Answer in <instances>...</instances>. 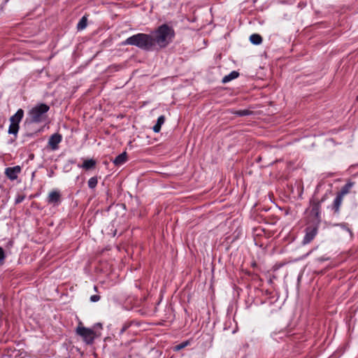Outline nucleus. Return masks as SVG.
<instances>
[{
    "mask_svg": "<svg viewBox=\"0 0 358 358\" xmlns=\"http://www.w3.org/2000/svg\"><path fill=\"white\" fill-rule=\"evenodd\" d=\"M49 108V106L45 103H41L33 107L28 112V117L25 120V124L43 122L46 118V113Z\"/></svg>",
    "mask_w": 358,
    "mask_h": 358,
    "instance_id": "1",
    "label": "nucleus"
},
{
    "mask_svg": "<svg viewBox=\"0 0 358 358\" xmlns=\"http://www.w3.org/2000/svg\"><path fill=\"white\" fill-rule=\"evenodd\" d=\"M158 48H165L172 43L175 37V31L171 26L163 24L158 27L157 31Z\"/></svg>",
    "mask_w": 358,
    "mask_h": 358,
    "instance_id": "2",
    "label": "nucleus"
},
{
    "mask_svg": "<svg viewBox=\"0 0 358 358\" xmlns=\"http://www.w3.org/2000/svg\"><path fill=\"white\" fill-rule=\"evenodd\" d=\"M155 39L147 34H138L128 38L124 42V45H133L144 49H149L155 45Z\"/></svg>",
    "mask_w": 358,
    "mask_h": 358,
    "instance_id": "3",
    "label": "nucleus"
},
{
    "mask_svg": "<svg viewBox=\"0 0 358 358\" xmlns=\"http://www.w3.org/2000/svg\"><path fill=\"white\" fill-rule=\"evenodd\" d=\"M24 115L22 109H19L17 113L10 118V124L8 129V133L17 135L19 130V123L22 120Z\"/></svg>",
    "mask_w": 358,
    "mask_h": 358,
    "instance_id": "4",
    "label": "nucleus"
},
{
    "mask_svg": "<svg viewBox=\"0 0 358 358\" xmlns=\"http://www.w3.org/2000/svg\"><path fill=\"white\" fill-rule=\"evenodd\" d=\"M76 333L80 336L87 344L92 343L95 338L94 331L90 329L84 327L81 322L79 323L76 328Z\"/></svg>",
    "mask_w": 358,
    "mask_h": 358,
    "instance_id": "5",
    "label": "nucleus"
},
{
    "mask_svg": "<svg viewBox=\"0 0 358 358\" xmlns=\"http://www.w3.org/2000/svg\"><path fill=\"white\" fill-rule=\"evenodd\" d=\"M21 168L19 166L14 167L7 168L5 173L6 176L10 180H15L17 178V174L20 172Z\"/></svg>",
    "mask_w": 358,
    "mask_h": 358,
    "instance_id": "6",
    "label": "nucleus"
},
{
    "mask_svg": "<svg viewBox=\"0 0 358 358\" xmlns=\"http://www.w3.org/2000/svg\"><path fill=\"white\" fill-rule=\"evenodd\" d=\"M60 194L58 191H52L50 192L48 196V201L50 203L57 204L59 202Z\"/></svg>",
    "mask_w": 358,
    "mask_h": 358,
    "instance_id": "7",
    "label": "nucleus"
},
{
    "mask_svg": "<svg viewBox=\"0 0 358 358\" xmlns=\"http://www.w3.org/2000/svg\"><path fill=\"white\" fill-rule=\"evenodd\" d=\"M315 235H316L315 229H310V231H307L303 238V244L309 243L314 238Z\"/></svg>",
    "mask_w": 358,
    "mask_h": 358,
    "instance_id": "8",
    "label": "nucleus"
},
{
    "mask_svg": "<svg viewBox=\"0 0 358 358\" xmlns=\"http://www.w3.org/2000/svg\"><path fill=\"white\" fill-rule=\"evenodd\" d=\"M127 159V155L126 152H122V154L119 155L115 159L113 160V163L116 166H120L124 164Z\"/></svg>",
    "mask_w": 358,
    "mask_h": 358,
    "instance_id": "9",
    "label": "nucleus"
},
{
    "mask_svg": "<svg viewBox=\"0 0 358 358\" xmlns=\"http://www.w3.org/2000/svg\"><path fill=\"white\" fill-rule=\"evenodd\" d=\"M61 136L59 134H55L50 137L49 140V144L53 149H55L57 144L61 141Z\"/></svg>",
    "mask_w": 358,
    "mask_h": 358,
    "instance_id": "10",
    "label": "nucleus"
},
{
    "mask_svg": "<svg viewBox=\"0 0 358 358\" xmlns=\"http://www.w3.org/2000/svg\"><path fill=\"white\" fill-rule=\"evenodd\" d=\"M343 196L337 194L336 197L334 201L333 208L336 213H338L340 206L343 201Z\"/></svg>",
    "mask_w": 358,
    "mask_h": 358,
    "instance_id": "11",
    "label": "nucleus"
},
{
    "mask_svg": "<svg viewBox=\"0 0 358 358\" xmlns=\"http://www.w3.org/2000/svg\"><path fill=\"white\" fill-rule=\"evenodd\" d=\"M238 75H239V73L237 71H234L231 72L229 75L225 76L222 78V83H228V82L231 81V80L236 78L238 76Z\"/></svg>",
    "mask_w": 358,
    "mask_h": 358,
    "instance_id": "12",
    "label": "nucleus"
},
{
    "mask_svg": "<svg viewBox=\"0 0 358 358\" xmlns=\"http://www.w3.org/2000/svg\"><path fill=\"white\" fill-rule=\"evenodd\" d=\"M250 41L254 45H259L262 42V38L260 35L254 34L250 36Z\"/></svg>",
    "mask_w": 358,
    "mask_h": 358,
    "instance_id": "13",
    "label": "nucleus"
},
{
    "mask_svg": "<svg viewBox=\"0 0 358 358\" xmlns=\"http://www.w3.org/2000/svg\"><path fill=\"white\" fill-rule=\"evenodd\" d=\"M352 187V184L350 182L345 184L342 187L341 192L338 194L343 197L345 194H347L349 192V191Z\"/></svg>",
    "mask_w": 358,
    "mask_h": 358,
    "instance_id": "14",
    "label": "nucleus"
},
{
    "mask_svg": "<svg viewBox=\"0 0 358 358\" xmlns=\"http://www.w3.org/2000/svg\"><path fill=\"white\" fill-rule=\"evenodd\" d=\"M87 19L85 16H83L77 25V28L79 30L84 29L87 27Z\"/></svg>",
    "mask_w": 358,
    "mask_h": 358,
    "instance_id": "15",
    "label": "nucleus"
},
{
    "mask_svg": "<svg viewBox=\"0 0 358 358\" xmlns=\"http://www.w3.org/2000/svg\"><path fill=\"white\" fill-rule=\"evenodd\" d=\"M94 166L95 161L93 159H87L84 162L83 167L85 169H90L94 168Z\"/></svg>",
    "mask_w": 358,
    "mask_h": 358,
    "instance_id": "16",
    "label": "nucleus"
},
{
    "mask_svg": "<svg viewBox=\"0 0 358 358\" xmlns=\"http://www.w3.org/2000/svg\"><path fill=\"white\" fill-rule=\"evenodd\" d=\"M251 113V112L248 110H240L234 112V114L239 116H246Z\"/></svg>",
    "mask_w": 358,
    "mask_h": 358,
    "instance_id": "17",
    "label": "nucleus"
},
{
    "mask_svg": "<svg viewBox=\"0 0 358 358\" xmlns=\"http://www.w3.org/2000/svg\"><path fill=\"white\" fill-rule=\"evenodd\" d=\"M97 185V179L96 178H91L89 180H88V185L90 188H94L96 187V185Z\"/></svg>",
    "mask_w": 358,
    "mask_h": 358,
    "instance_id": "18",
    "label": "nucleus"
},
{
    "mask_svg": "<svg viewBox=\"0 0 358 358\" xmlns=\"http://www.w3.org/2000/svg\"><path fill=\"white\" fill-rule=\"evenodd\" d=\"M188 343H188L187 341H186V342H183V343H180V344H179V345H176V346H175V348H175V350L178 351V350H181V349H182V348H185V347L188 345Z\"/></svg>",
    "mask_w": 358,
    "mask_h": 358,
    "instance_id": "19",
    "label": "nucleus"
},
{
    "mask_svg": "<svg viewBox=\"0 0 358 358\" xmlns=\"http://www.w3.org/2000/svg\"><path fill=\"white\" fill-rule=\"evenodd\" d=\"M164 122V117L160 116L158 117V132L160 131V127L162 124Z\"/></svg>",
    "mask_w": 358,
    "mask_h": 358,
    "instance_id": "20",
    "label": "nucleus"
},
{
    "mask_svg": "<svg viewBox=\"0 0 358 358\" xmlns=\"http://www.w3.org/2000/svg\"><path fill=\"white\" fill-rule=\"evenodd\" d=\"M5 258L4 251L2 248L0 247V262H2Z\"/></svg>",
    "mask_w": 358,
    "mask_h": 358,
    "instance_id": "21",
    "label": "nucleus"
},
{
    "mask_svg": "<svg viewBox=\"0 0 358 358\" xmlns=\"http://www.w3.org/2000/svg\"><path fill=\"white\" fill-rule=\"evenodd\" d=\"M92 302L98 301L100 299V296L99 295H93L90 298Z\"/></svg>",
    "mask_w": 358,
    "mask_h": 358,
    "instance_id": "22",
    "label": "nucleus"
},
{
    "mask_svg": "<svg viewBox=\"0 0 358 358\" xmlns=\"http://www.w3.org/2000/svg\"><path fill=\"white\" fill-rule=\"evenodd\" d=\"M318 210H319V205L318 204H315L313 207V211L315 212V214H316L317 216L318 215Z\"/></svg>",
    "mask_w": 358,
    "mask_h": 358,
    "instance_id": "23",
    "label": "nucleus"
},
{
    "mask_svg": "<svg viewBox=\"0 0 358 358\" xmlns=\"http://www.w3.org/2000/svg\"><path fill=\"white\" fill-rule=\"evenodd\" d=\"M152 129L154 131L157 132V124H155L153 127H152Z\"/></svg>",
    "mask_w": 358,
    "mask_h": 358,
    "instance_id": "24",
    "label": "nucleus"
},
{
    "mask_svg": "<svg viewBox=\"0 0 358 358\" xmlns=\"http://www.w3.org/2000/svg\"><path fill=\"white\" fill-rule=\"evenodd\" d=\"M22 199H23V198H18V199L16 200V203H19V202H20Z\"/></svg>",
    "mask_w": 358,
    "mask_h": 358,
    "instance_id": "25",
    "label": "nucleus"
},
{
    "mask_svg": "<svg viewBox=\"0 0 358 358\" xmlns=\"http://www.w3.org/2000/svg\"><path fill=\"white\" fill-rule=\"evenodd\" d=\"M357 99H358V96H357Z\"/></svg>",
    "mask_w": 358,
    "mask_h": 358,
    "instance_id": "26",
    "label": "nucleus"
}]
</instances>
